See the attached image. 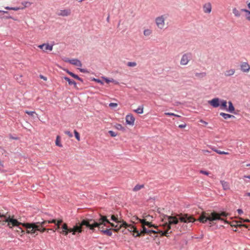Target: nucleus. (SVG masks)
Instances as JSON below:
<instances>
[{
	"instance_id": "ddd939ff",
	"label": "nucleus",
	"mask_w": 250,
	"mask_h": 250,
	"mask_svg": "<svg viewBox=\"0 0 250 250\" xmlns=\"http://www.w3.org/2000/svg\"><path fill=\"white\" fill-rule=\"evenodd\" d=\"M135 118L131 114H127L125 117V122L126 124L133 125L135 122Z\"/></svg>"
},
{
	"instance_id": "603ef678",
	"label": "nucleus",
	"mask_w": 250,
	"mask_h": 250,
	"mask_svg": "<svg viewBox=\"0 0 250 250\" xmlns=\"http://www.w3.org/2000/svg\"><path fill=\"white\" fill-rule=\"evenodd\" d=\"M202 152H203V154H204L205 155H206L207 153H210V151H209V150H206V149H202Z\"/></svg>"
},
{
	"instance_id": "b1692460",
	"label": "nucleus",
	"mask_w": 250,
	"mask_h": 250,
	"mask_svg": "<svg viewBox=\"0 0 250 250\" xmlns=\"http://www.w3.org/2000/svg\"><path fill=\"white\" fill-rule=\"evenodd\" d=\"M235 72V71L234 69H230L225 71V75L227 77L231 76L234 75Z\"/></svg>"
},
{
	"instance_id": "052dcab7",
	"label": "nucleus",
	"mask_w": 250,
	"mask_h": 250,
	"mask_svg": "<svg viewBox=\"0 0 250 250\" xmlns=\"http://www.w3.org/2000/svg\"><path fill=\"white\" fill-rule=\"evenodd\" d=\"M239 227H243L246 228H248V226L247 225L245 224H239Z\"/></svg>"
},
{
	"instance_id": "20e7f679",
	"label": "nucleus",
	"mask_w": 250,
	"mask_h": 250,
	"mask_svg": "<svg viewBox=\"0 0 250 250\" xmlns=\"http://www.w3.org/2000/svg\"><path fill=\"white\" fill-rule=\"evenodd\" d=\"M0 221H3L7 223L8 226L10 228L15 227H16L17 228V231H18L19 233H22L24 232V231L20 227V226L22 225L25 227L26 229L25 225L27 224H22L18 221L17 219L14 218L13 216L11 217L8 214H5L4 215H0Z\"/></svg>"
},
{
	"instance_id": "473e14b6",
	"label": "nucleus",
	"mask_w": 250,
	"mask_h": 250,
	"mask_svg": "<svg viewBox=\"0 0 250 250\" xmlns=\"http://www.w3.org/2000/svg\"><path fill=\"white\" fill-rule=\"evenodd\" d=\"M62 222V220H59L56 222V220L55 219H52L51 220H48V223H54L56 225H61V224Z\"/></svg>"
},
{
	"instance_id": "f704fd0d",
	"label": "nucleus",
	"mask_w": 250,
	"mask_h": 250,
	"mask_svg": "<svg viewBox=\"0 0 250 250\" xmlns=\"http://www.w3.org/2000/svg\"><path fill=\"white\" fill-rule=\"evenodd\" d=\"M116 128L118 129V130H125V127L124 126H122V125L121 124H116Z\"/></svg>"
},
{
	"instance_id": "7c9ffc66",
	"label": "nucleus",
	"mask_w": 250,
	"mask_h": 250,
	"mask_svg": "<svg viewBox=\"0 0 250 250\" xmlns=\"http://www.w3.org/2000/svg\"><path fill=\"white\" fill-rule=\"evenodd\" d=\"M144 185L143 184L142 185H136L134 188H133V191H138L141 189L142 188H144Z\"/></svg>"
},
{
	"instance_id": "5701e85b",
	"label": "nucleus",
	"mask_w": 250,
	"mask_h": 250,
	"mask_svg": "<svg viewBox=\"0 0 250 250\" xmlns=\"http://www.w3.org/2000/svg\"><path fill=\"white\" fill-rule=\"evenodd\" d=\"M210 148L214 152H216L217 153L219 154H225V155H228L229 153V152L221 151L217 149H216L214 147L210 146Z\"/></svg>"
},
{
	"instance_id": "37998d69",
	"label": "nucleus",
	"mask_w": 250,
	"mask_h": 250,
	"mask_svg": "<svg viewBox=\"0 0 250 250\" xmlns=\"http://www.w3.org/2000/svg\"><path fill=\"white\" fill-rule=\"evenodd\" d=\"M70 229H67V230H63L61 232V233L64 235H67L68 234V233L70 232Z\"/></svg>"
},
{
	"instance_id": "6ab92c4d",
	"label": "nucleus",
	"mask_w": 250,
	"mask_h": 250,
	"mask_svg": "<svg viewBox=\"0 0 250 250\" xmlns=\"http://www.w3.org/2000/svg\"><path fill=\"white\" fill-rule=\"evenodd\" d=\"M232 13L234 16L236 18H239L241 15L242 9L240 10L238 9L236 7H234L232 8Z\"/></svg>"
},
{
	"instance_id": "aec40b11",
	"label": "nucleus",
	"mask_w": 250,
	"mask_h": 250,
	"mask_svg": "<svg viewBox=\"0 0 250 250\" xmlns=\"http://www.w3.org/2000/svg\"><path fill=\"white\" fill-rule=\"evenodd\" d=\"M153 33V30L150 28H145L143 31V34L145 37H149L152 35Z\"/></svg>"
},
{
	"instance_id": "72a5a7b5",
	"label": "nucleus",
	"mask_w": 250,
	"mask_h": 250,
	"mask_svg": "<svg viewBox=\"0 0 250 250\" xmlns=\"http://www.w3.org/2000/svg\"><path fill=\"white\" fill-rule=\"evenodd\" d=\"M55 143H56V145L58 146H59V147H62V144L60 142V136H58L57 137Z\"/></svg>"
},
{
	"instance_id": "cd10ccee",
	"label": "nucleus",
	"mask_w": 250,
	"mask_h": 250,
	"mask_svg": "<svg viewBox=\"0 0 250 250\" xmlns=\"http://www.w3.org/2000/svg\"><path fill=\"white\" fill-rule=\"evenodd\" d=\"M242 11L246 13L245 17L246 20L250 21V11L246 9H242Z\"/></svg>"
},
{
	"instance_id": "dca6fc26",
	"label": "nucleus",
	"mask_w": 250,
	"mask_h": 250,
	"mask_svg": "<svg viewBox=\"0 0 250 250\" xmlns=\"http://www.w3.org/2000/svg\"><path fill=\"white\" fill-rule=\"evenodd\" d=\"M203 11L205 13L209 14L211 12L212 6L210 2H207L203 6Z\"/></svg>"
},
{
	"instance_id": "e433bc0d",
	"label": "nucleus",
	"mask_w": 250,
	"mask_h": 250,
	"mask_svg": "<svg viewBox=\"0 0 250 250\" xmlns=\"http://www.w3.org/2000/svg\"><path fill=\"white\" fill-rule=\"evenodd\" d=\"M136 65H137V63L135 62H128L127 63V65L129 67H134V66H136Z\"/></svg>"
},
{
	"instance_id": "e2e57ef3",
	"label": "nucleus",
	"mask_w": 250,
	"mask_h": 250,
	"mask_svg": "<svg viewBox=\"0 0 250 250\" xmlns=\"http://www.w3.org/2000/svg\"><path fill=\"white\" fill-rule=\"evenodd\" d=\"M243 178L245 179V178H248L249 179H250V175H244L243 176Z\"/></svg>"
},
{
	"instance_id": "f03ea898",
	"label": "nucleus",
	"mask_w": 250,
	"mask_h": 250,
	"mask_svg": "<svg viewBox=\"0 0 250 250\" xmlns=\"http://www.w3.org/2000/svg\"><path fill=\"white\" fill-rule=\"evenodd\" d=\"M106 223H109L106 217L101 215V217L98 221H95L93 219L88 221L84 220L83 222L82 225H85L86 227L91 230L92 232H94L95 229L97 228L104 234L108 236H111L112 234L111 229H107L105 230L103 229V227L105 226Z\"/></svg>"
},
{
	"instance_id": "49530a36",
	"label": "nucleus",
	"mask_w": 250,
	"mask_h": 250,
	"mask_svg": "<svg viewBox=\"0 0 250 250\" xmlns=\"http://www.w3.org/2000/svg\"><path fill=\"white\" fill-rule=\"evenodd\" d=\"M22 4L24 6V7H27L31 5V3L29 1H25L24 2H22Z\"/></svg>"
},
{
	"instance_id": "ea45409f",
	"label": "nucleus",
	"mask_w": 250,
	"mask_h": 250,
	"mask_svg": "<svg viewBox=\"0 0 250 250\" xmlns=\"http://www.w3.org/2000/svg\"><path fill=\"white\" fill-rule=\"evenodd\" d=\"M25 113L31 116H33L34 114L37 115V114L36 113V112L35 111H30L26 110L25 111Z\"/></svg>"
},
{
	"instance_id": "680f3d73",
	"label": "nucleus",
	"mask_w": 250,
	"mask_h": 250,
	"mask_svg": "<svg viewBox=\"0 0 250 250\" xmlns=\"http://www.w3.org/2000/svg\"><path fill=\"white\" fill-rule=\"evenodd\" d=\"M106 224H109L111 225V226L112 227H113V228H115V226H116V225H115V224H113V223H110V222H109V223H106Z\"/></svg>"
},
{
	"instance_id": "39448f33",
	"label": "nucleus",
	"mask_w": 250,
	"mask_h": 250,
	"mask_svg": "<svg viewBox=\"0 0 250 250\" xmlns=\"http://www.w3.org/2000/svg\"><path fill=\"white\" fill-rule=\"evenodd\" d=\"M48 223V221H44L42 223L37 222L32 224H27L25 225L27 233H35L37 231L43 232L47 230L48 232L52 230L54 232L55 231L52 229H46L44 227L46 226V224Z\"/></svg>"
},
{
	"instance_id": "2f4dec72",
	"label": "nucleus",
	"mask_w": 250,
	"mask_h": 250,
	"mask_svg": "<svg viewBox=\"0 0 250 250\" xmlns=\"http://www.w3.org/2000/svg\"><path fill=\"white\" fill-rule=\"evenodd\" d=\"M227 102L226 101L224 100H221V102H220V105L221 106V108L222 109L226 110V108H227Z\"/></svg>"
},
{
	"instance_id": "4d7b16f0",
	"label": "nucleus",
	"mask_w": 250,
	"mask_h": 250,
	"mask_svg": "<svg viewBox=\"0 0 250 250\" xmlns=\"http://www.w3.org/2000/svg\"><path fill=\"white\" fill-rule=\"evenodd\" d=\"M241 220H242V221L243 222H250V220L248 219H244L241 218Z\"/></svg>"
},
{
	"instance_id": "a19ab883",
	"label": "nucleus",
	"mask_w": 250,
	"mask_h": 250,
	"mask_svg": "<svg viewBox=\"0 0 250 250\" xmlns=\"http://www.w3.org/2000/svg\"><path fill=\"white\" fill-rule=\"evenodd\" d=\"M239 222H237V221L232 222V223H230V226L232 227H239L240 224H239Z\"/></svg>"
},
{
	"instance_id": "6e6d98bb",
	"label": "nucleus",
	"mask_w": 250,
	"mask_h": 250,
	"mask_svg": "<svg viewBox=\"0 0 250 250\" xmlns=\"http://www.w3.org/2000/svg\"><path fill=\"white\" fill-rule=\"evenodd\" d=\"M200 122L201 123H203V124H204L205 125H208V123L205 121H204L202 119H201L200 120Z\"/></svg>"
},
{
	"instance_id": "338daca9",
	"label": "nucleus",
	"mask_w": 250,
	"mask_h": 250,
	"mask_svg": "<svg viewBox=\"0 0 250 250\" xmlns=\"http://www.w3.org/2000/svg\"><path fill=\"white\" fill-rule=\"evenodd\" d=\"M0 13H2L3 14L4 13H8V12L7 11H2V10H0Z\"/></svg>"
},
{
	"instance_id": "8fccbe9b",
	"label": "nucleus",
	"mask_w": 250,
	"mask_h": 250,
	"mask_svg": "<svg viewBox=\"0 0 250 250\" xmlns=\"http://www.w3.org/2000/svg\"><path fill=\"white\" fill-rule=\"evenodd\" d=\"M94 81L98 83H100L101 84H104V83L102 81H101V80L100 79H94Z\"/></svg>"
},
{
	"instance_id": "58836bf2",
	"label": "nucleus",
	"mask_w": 250,
	"mask_h": 250,
	"mask_svg": "<svg viewBox=\"0 0 250 250\" xmlns=\"http://www.w3.org/2000/svg\"><path fill=\"white\" fill-rule=\"evenodd\" d=\"M74 135H75V136L76 139L78 141H79L80 140V136L79 133L76 130H74Z\"/></svg>"
},
{
	"instance_id": "393cba45",
	"label": "nucleus",
	"mask_w": 250,
	"mask_h": 250,
	"mask_svg": "<svg viewBox=\"0 0 250 250\" xmlns=\"http://www.w3.org/2000/svg\"><path fill=\"white\" fill-rule=\"evenodd\" d=\"M63 79L66 80L67 82H68V84L69 85H73L75 87H76L77 86V83H76L73 81L68 78L67 77H64Z\"/></svg>"
},
{
	"instance_id": "c9c22d12",
	"label": "nucleus",
	"mask_w": 250,
	"mask_h": 250,
	"mask_svg": "<svg viewBox=\"0 0 250 250\" xmlns=\"http://www.w3.org/2000/svg\"><path fill=\"white\" fill-rule=\"evenodd\" d=\"M102 78L104 80L106 83L113 82V79H109L105 77H102Z\"/></svg>"
},
{
	"instance_id": "4be33fe9",
	"label": "nucleus",
	"mask_w": 250,
	"mask_h": 250,
	"mask_svg": "<svg viewBox=\"0 0 250 250\" xmlns=\"http://www.w3.org/2000/svg\"><path fill=\"white\" fill-rule=\"evenodd\" d=\"M228 104L229 107L226 108V110L230 113H233L235 110V108L232 102L231 101H229Z\"/></svg>"
},
{
	"instance_id": "774afa93",
	"label": "nucleus",
	"mask_w": 250,
	"mask_h": 250,
	"mask_svg": "<svg viewBox=\"0 0 250 250\" xmlns=\"http://www.w3.org/2000/svg\"><path fill=\"white\" fill-rule=\"evenodd\" d=\"M79 69L81 72H85V70L84 69L80 68Z\"/></svg>"
},
{
	"instance_id": "09e8293b",
	"label": "nucleus",
	"mask_w": 250,
	"mask_h": 250,
	"mask_svg": "<svg viewBox=\"0 0 250 250\" xmlns=\"http://www.w3.org/2000/svg\"><path fill=\"white\" fill-rule=\"evenodd\" d=\"M65 134L67 135L69 137H73V134L69 131L66 130L64 132Z\"/></svg>"
},
{
	"instance_id": "a878e982",
	"label": "nucleus",
	"mask_w": 250,
	"mask_h": 250,
	"mask_svg": "<svg viewBox=\"0 0 250 250\" xmlns=\"http://www.w3.org/2000/svg\"><path fill=\"white\" fill-rule=\"evenodd\" d=\"M66 71L69 75L71 76L72 77L79 80L81 82L83 81V79L79 77L77 75L75 74L74 73H72V72H70L68 70H66Z\"/></svg>"
},
{
	"instance_id": "de8ad7c7",
	"label": "nucleus",
	"mask_w": 250,
	"mask_h": 250,
	"mask_svg": "<svg viewBox=\"0 0 250 250\" xmlns=\"http://www.w3.org/2000/svg\"><path fill=\"white\" fill-rule=\"evenodd\" d=\"M118 105L117 103H111L109 104V106L110 107H115Z\"/></svg>"
},
{
	"instance_id": "0eeeda50",
	"label": "nucleus",
	"mask_w": 250,
	"mask_h": 250,
	"mask_svg": "<svg viewBox=\"0 0 250 250\" xmlns=\"http://www.w3.org/2000/svg\"><path fill=\"white\" fill-rule=\"evenodd\" d=\"M136 220H138L140 223H141L142 225L143 230L140 232V233H146V234H150L151 233V229H148L145 227V226L148 227L149 228L151 227H155L154 225H152L151 223L146 221L145 219H141L138 218V217H136Z\"/></svg>"
},
{
	"instance_id": "423d86ee",
	"label": "nucleus",
	"mask_w": 250,
	"mask_h": 250,
	"mask_svg": "<svg viewBox=\"0 0 250 250\" xmlns=\"http://www.w3.org/2000/svg\"><path fill=\"white\" fill-rule=\"evenodd\" d=\"M167 17V14H163L156 17L155 18L154 22L156 27L160 29H164L166 27V20Z\"/></svg>"
},
{
	"instance_id": "0e129e2a",
	"label": "nucleus",
	"mask_w": 250,
	"mask_h": 250,
	"mask_svg": "<svg viewBox=\"0 0 250 250\" xmlns=\"http://www.w3.org/2000/svg\"><path fill=\"white\" fill-rule=\"evenodd\" d=\"M112 83H113L115 84H119V82L116 80H114V79L113 82H112Z\"/></svg>"
},
{
	"instance_id": "3c124183",
	"label": "nucleus",
	"mask_w": 250,
	"mask_h": 250,
	"mask_svg": "<svg viewBox=\"0 0 250 250\" xmlns=\"http://www.w3.org/2000/svg\"><path fill=\"white\" fill-rule=\"evenodd\" d=\"M200 173H202V174H205L206 175H209V172L208 171L203 170H200Z\"/></svg>"
},
{
	"instance_id": "4c0bfd02",
	"label": "nucleus",
	"mask_w": 250,
	"mask_h": 250,
	"mask_svg": "<svg viewBox=\"0 0 250 250\" xmlns=\"http://www.w3.org/2000/svg\"><path fill=\"white\" fill-rule=\"evenodd\" d=\"M165 114L166 115H167V116H175V117H180L181 116L180 115H178L177 114H174L173 113H170V112H165Z\"/></svg>"
},
{
	"instance_id": "a18cd8bd",
	"label": "nucleus",
	"mask_w": 250,
	"mask_h": 250,
	"mask_svg": "<svg viewBox=\"0 0 250 250\" xmlns=\"http://www.w3.org/2000/svg\"><path fill=\"white\" fill-rule=\"evenodd\" d=\"M62 228L63 229V230H67V229H70V228H68V227L66 223H64L62 225Z\"/></svg>"
},
{
	"instance_id": "4468645a",
	"label": "nucleus",
	"mask_w": 250,
	"mask_h": 250,
	"mask_svg": "<svg viewBox=\"0 0 250 250\" xmlns=\"http://www.w3.org/2000/svg\"><path fill=\"white\" fill-rule=\"evenodd\" d=\"M53 45H50L48 43H43L38 45V47L42 49L43 51L45 52L47 50L52 51L53 49Z\"/></svg>"
},
{
	"instance_id": "a211bd4d",
	"label": "nucleus",
	"mask_w": 250,
	"mask_h": 250,
	"mask_svg": "<svg viewBox=\"0 0 250 250\" xmlns=\"http://www.w3.org/2000/svg\"><path fill=\"white\" fill-rule=\"evenodd\" d=\"M127 225L128 226L126 227V228H128V231H129L130 232H134L137 233L136 235H135V237L140 236L141 233L139 232L138 230H137V229L133 225L131 224H128L127 223Z\"/></svg>"
},
{
	"instance_id": "bb28decb",
	"label": "nucleus",
	"mask_w": 250,
	"mask_h": 250,
	"mask_svg": "<svg viewBox=\"0 0 250 250\" xmlns=\"http://www.w3.org/2000/svg\"><path fill=\"white\" fill-rule=\"evenodd\" d=\"M220 115L223 117L225 119H227L231 118H234V116L233 115L227 113H225L223 112H221L220 113Z\"/></svg>"
},
{
	"instance_id": "c756f323",
	"label": "nucleus",
	"mask_w": 250,
	"mask_h": 250,
	"mask_svg": "<svg viewBox=\"0 0 250 250\" xmlns=\"http://www.w3.org/2000/svg\"><path fill=\"white\" fill-rule=\"evenodd\" d=\"M195 75L196 77L198 78H203L205 77L207 75V73L205 72H200V73H196L195 74Z\"/></svg>"
},
{
	"instance_id": "1a4fd4ad",
	"label": "nucleus",
	"mask_w": 250,
	"mask_h": 250,
	"mask_svg": "<svg viewBox=\"0 0 250 250\" xmlns=\"http://www.w3.org/2000/svg\"><path fill=\"white\" fill-rule=\"evenodd\" d=\"M91 219H84L83 220L81 223L79 225H76L73 227V228H70V232H72L73 235H76L77 233H80L82 232V227L84 226V225H82V223L84 220H90ZM84 226L86 227L85 225Z\"/></svg>"
},
{
	"instance_id": "7ed1b4c3",
	"label": "nucleus",
	"mask_w": 250,
	"mask_h": 250,
	"mask_svg": "<svg viewBox=\"0 0 250 250\" xmlns=\"http://www.w3.org/2000/svg\"><path fill=\"white\" fill-rule=\"evenodd\" d=\"M227 216V214L225 212H222L221 213H218L214 211L210 213L204 212L197 220L202 223H205L208 221V226L210 227L213 226L214 221H224V219L221 218V216L226 217Z\"/></svg>"
},
{
	"instance_id": "f257e3e1",
	"label": "nucleus",
	"mask_w": 250,
	"mask_h": 250,
	"mask_svg": "<svg viewBox=\"0 0 250 250\" xmlns=\"http://www.w3.org/2000/svg\"><path fill=\"white\" fill-rule=\"evenodd\" d=\"M167 218L168 221V223L166 222L163 225L164 230H158V231H156L155 230L151 229V233H159L162 236H165L168 237L169 236V234L172 232V231L170 230L171 229V226L172 225L177 224L179 223V221H180L181 223H183L184 224L181 226L180 230L181 231H184L189 229V228L191 227V225H189V228H188V226L185 225V223L188 224L194 222L196 221V220L194 219L192 216L187 214H184L179 216V218H177L176 217L170 216H167Z\"/></svg>"
},
{
	"instance_id": "c03bdc74",
	"label": "nucleus",
	"mask_w": 250,
	"mask_h": 250,
	"mask_svg": "<svg viewBox=\"0 0 250 250\" xmlns=\"http://www.w3.org/2000/svg\"><path fill=\"white\" fill-rule=\"evenodd\" d=\"M109 134L112 137H115L117 136V133L113 131L110 130L108 131Z\"/></svg>"
},
{
	"instance_id": "c85d7f7f",
	"label": "nucleus",
	"mask_w": 250,
	"mask_h": 250,
	"mask_svg": "<svg viewBox=\"0 0 250 250\" xmlns=\"http://www.w3.org/2000/svg\"><path fill=\"white\" fill-rule=\"evenodd\" d=\"M134 111L138 114H142L144 111L143 105L139 106L136 109H134Z\"/></svg>"
},
{
	"instance_id": "9d476101",
	"label": "nucleus",
	"mask_w": 250,
	"mask_h": 250,
	"mask_svg": "<svg viewBox=\"0 0 250 250\" xmlns=\"http://www.w3.org/2000/svg\"><path fill=\"white\" fill-rule=\"evenodd\" d=\"M63 61L65 62H69L71 64L78 67H81L82 66L81 62L77 59H69L68 58H64Z\"/></svg>"
},
{
	"instance_id": "79ce46f5",
	"label": "nucleus",
	"mask_w": 250,
	"mask_h": 250,
	"mask_svg": "<svg viewBox=\"0 0 250 250\" xmlns=\"http://www.w3.org/2000/svg\"><path fill=\"white\" fill-rule=\"evenodd\" d=\"M111 220L115 222L116 223H121V221H118V219L114 215H112Z\"/></svg>"
},
{
	"instance_id": "9b49d317",
	"label": "nucleus",
	"mask_w": 250,
	"mask_h": 250,
	"mask_svg": "<svg viewBox=\"0 0 250 250\" xmlns=\"http://www.w3.org/2000/svg\"><path fill=\"white\" fill-rule=\"evenodd\" d=\"M71 11L69 8L61 9L57 12V15L59 16L67 17L71 15Z\"/></svg>"
},
{
	"instance_id": "864d4df0",
	"label": "nucleus",
	"mask_w": 250,
	"mask_h": 250,
	"mask_svg": "<svg viewBox=\"0 0 250 250\" xmlns=\"http://www.w3.org/2000/svg\"><path fill=\"white\" fill-rule=\"evenodd\" d=\"M12 10H14V11H18L19 10L23 9V8H20L19 7H12Z\"/></svg>"
},
{
	"instance_id": "bf43d9fd",
	"label": "nucleus",
	"mask_w": 250,
	"mask_h": 250,
	"mask_svg": "<svg viewBox=\"0 0 250 250\" xmlns=\"http://www.w3.org/2000/svg\"><path fill=\"white\" fill-rule=\"evenodd\" d=\"M40 77L41 79H43V80H44V81H46V80H47V78H46V77H44V76H42V75H40Z\"/></svg>"
},
{
	"instance_id": "f8f14e48",
	"label": "nucleus",
	"mask_w": 250,
	"mask_h": 250,
	"mask_svg": "<svg viewBox=\"0 0 250 250\" xmlns=\"http://www.w3.org/2000/svg\"><path fill=\"white\" fill-rule=\"evenodd\" d=\"M221 101V100L218 98H215L212 99L211 100L208 101V103L213 107L217 108L220 106Z\"/></svg>"
},
{
	"instance_id": "412c9836",
	"label": "nucleus",
	"mask_w": 250,
	"mask_h": 250,
	"mask_svg": "<svg viewBox=\"0 0 250 250\" xmlns=\"http://www.w3.org/2000/svg\"><path fill=\"white\" fill-rule=\"evenodd\" d=\"M220 183L222 186L224 190H227L229 189V185L228 182L222 180L220 181Z\"/></svg>"
},
{
	"instance_id": "13d9d810",
	"label": "nucleus",
	"mask_w": 250,
	"mask_h": 250,
	"mask_svg": "<svg viewBox=\"0 0 250 250\" xmlns=\"http://www.w3.org/2000/svg\"><path fill=\"white\" fill-rule=\"evenodd\" d=\"M237 212L239 214H241L243 213V211L241 209H238Z\"/></svg>"
},
{
	"instance_id": "f3484780",
	"label": "nucleus",
	"mask_w": 250,
	"mask_h": 250,
	"mask_svg": "<svg viewBox=\"0 0 250 250\" xmlns=\"http://www.w3.org/2000/svg\"><path fill=\"white\" fill-rule=\"evenodd\" d=\"M127 226H128L127 223L124 221H122L121 223H117V224L116 225L113 230L116 232H118L122 227L126 228Z\"/></svg>"
},
{
	"instance_id": "69168bd1",
	"label": "nucleus",
	"mask_w": 250,
	"mask_h": 250,
	"mask_svg": "<svg viewBox=\"0 0 250 250\" xmlns=\"http://www.w3.org/2000/svg\"><path fill=\"white\" fill-rule=\"evenodd\" d=\"M12 7H9V6H6L5 7V9H7V10H12Z\"/></svg>"
},
{
	"instance_id": "5fc2aeb1",
	"label": "nucleus",
	"mask_w": 250,
	"mask_h": 250,
	"mask_svg": "<svg viewBox=\"0 0 250 250\" xmlns=\"http://www.w3.org/2000/svg\"><path fill=\"white\" fill-rule=\"evenodd\" d=\"M186 126H187L186 124H182V125H180L178 126V127L180 128H185Z\"/></svg>"
},
{
	"instance_id": "6e6552de",
	"label": "nucleus",
	"mask_w": 250,
	"mask_h": 250,
	"mask_svg": "<svg viewBox=\"0 0 250 250\" xmlns=\"http://www.w3.org/2000/svg\"><path fill=\"white\" fill-rule=\"evenodd\" d=\"M192 59V54L190 52H187L184 53L182 56L181 60H180V64L181 65H187L189 61Z\"/></svg>"
},
{
	"instance_id": "2eb2a0df",
	"label": "nucleus",
	"mask_w": 250,
	"mask_h": 250,
	"mask_svg": "<svg viewBox=\"0 0 250 250\" xmlns=\"http://www.w3.org/2000/svg\"><path fill=\"white\" fill-rule=\"evenodd\" d=\"M240 69L242 72L247 73L250 70V65L247 62H243L240 64Z\"/></svg>"
}]
</instances>
